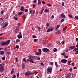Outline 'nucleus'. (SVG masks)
Returning a JSON list of instances; mask_svg holds the SVG:
<instances>
[{
    "label": "nucleus",
    "mask_w": 78,
    "mask_h": 78,
    "mask_svg": "<svg viewBox=\"0 0 78 78\" xmlns=\"http://www.w3.org/2000/svg\"><path fill=\"white\" fill-rule=\"evenodd\" d=\"M9 42H10V40H8L5 42H3L2 43V46H5V45H8L9 44Z\"/></svg>",
    "instance_id": "nucleus-1"
},
{
    "label": "nucleus",
    "mask_w": 78,
    "mask_h": 78,
    "mask_svg": "<svg viewBox=\"0 0 78 78\" xmlns=\"http://www.w3.org/2000/svg\"><path fill=\"white\" fill-rule=\"evenodd\" d=\"M4 71V67H3V64L1 63L0 64V72H3Z\"/></svg>",
    "instance_id": "nucleus-2"
},
{
    "label": "nucleus",
    "mask_w": 78,
    "mask_h": 78,
    "mask_svg": "<svg viewBox=\"0 0 78 78\" xmlns=\"http://www.w3.org/2000/svg\"><path fill=\"white\" fill-rule=\"evenodd\" d=\"M52 69L51 68H48L47 69V73H48V72H49L50 73H51V72H52Z\"/></svg>",
    "instance_id": "nucleus-3"
},
{
    "label": "nucleus",
    "mask_w": 78,
    "mask_h": 78,
    "mask_svg": "<svg viewBox=\"0 0 78 78\" xmlns=\"http://www.w3.org/2000/svg\"><path fill=\"white\" fill-rule=\"evenodd\" d=\"M17 37L18 39H21L22 38V32H20L19 34L17 36Z\"/></svg>",
    "instance_id": "nucleus-4"
},
{
    "label": "nucleus",
    "mask_w": 78,
    "mask_h": 78,
    "mask_svg": "<svg viewBox=\"0 0 78 78\" xmlns=\"http://www.w3.org/2000/svg\"><path fill=\"white\" fill-rule=\"evenodd\" d=\"M49 51V49L47 48H44L42 49V51L43 52H46Z\"/></svg>",
    "instance_id": "nucleus-5"
},
{
    "label": "nucleus",
    "mask_w": 78,
    "mask_h": 78,
    "mask_svg": "<svg viewBox=\"0 0 78 78\" xmlns=\"http://www.w3.org/2000/svg\"><path fill=\"white\" fill-rule=\"evenodd\" d=\"M71 75H72V74L70 73H68L66 76V78H70L71 77Z\"/></svg>",
    "instance_id": "nucleus-6"
},
{
    "label": "nucleus",
    "mask_w": 78,
    "mask_h": 78,
    "mask_svg": "<svg viewBox=\"0 0 78 78\" xmlns=\"http://www.w3.org/2000/svg\"><path fill=\"white\" fill-rule=\"evenodd\" d=\"M31 72L30 71H28L25 73V75H27V76H29V75H30V74H31Z\"/></svg>",
    "instance_id": "nucleus-7"
},
{
    "label": "nucleus",
    "mask_w": 78,
    "mask_h": 78,
    "mask_svg": "<svg viewBox=\"0 0 78 78\" xmlns=\"http://www.w3.org/2000/svg\"><path fill=\"white\" fill-rule=\"evenodd\" d=\"M67 61V60L66 59H63L61 60V62H62V63H66Z\"/></svg>",
    "instance_id": "nucleus-8"
},
{
    "label": "nucleus",
    "mask_w": 78,
    "mask_h": 78,
    "mask_svg": "<svg viewBox=\"0 0 78 78\" xmlns=\"http://www.w3.org/2000/svg\"><path fill=\"white\" fill-rule=\"evenodd\" d=\"M54 30V28H51V27H49L48 30H47V32H50V31H52Z\"/></svg>",
    "instance_id": "nucleus-9"
},
{
    "label": "nucleus",
    "mask_w": 78,
    "mask_h": 78,
    "mask_svg": "<svg viewBox=\"0 0 78 78\" xmlns=\"http://www.w3.org/2000/svg\"><path fill=\"white\" fill-rule=\"evenodd\" d=\"M62 18H63V19H65L66 18V16L63 13H62L60 15Z\"/></svg>",
    "instance_id": "nucleus-10"
},
{
    "label": "nucleus",
    "mask_w": 78,
    "mask_h": 78,
    "mask_svg": "<svg viewBox=\"0 0 78 78\" xmlns=\"http://www.w3.org/2000/svg\"><path fill=\"white\" fill-rule=\"evenodd\" d=\"M55 33L57 34H59L61 33V30H58L57 32H55Z\"/></svg>",
    "instance_id": "nucleus-11"
},
{
    "label": "nucleus",
    "mask_w": 78,
    "mask_h": 78,
    "mask_svg": "<svg viewBox=\"0 0 78 78\" xmlns=\"http://www.w3.org/2000/svg\"><path fill=\"white\" fill-rule=\"evenodd\" d=\"M19 27H17L16 28V30H15L16 33H18V32H19Z\"/></svg>",
    "instance_id": "nucleus-12"
},
{
    "label": "nucleus",
    "mask_w": 78,
    "mask_h": 78,
    "mask_svg": "<svg viewBox=\"0 0 78 78\" xmlns=\"http://www.w3.org/2000/svg\"><path fill=\"white\" fill-rule=\"evenodd\" d=\"M28 57L29 58L28 59V60H27V61H30L31 60V59L32 58V56H29Z\"/></svg>",
    "instance_id": "nucleus-13"
},
{
    "label": "nucleus",
    "mask_w": 78,
    "mask_h": 78,
    "mask_svg": "<svg viewBox=\"0 0 78 78\" xmlns=\"http://www.w3.org/2000/svg\"><path fill=\"white\" fill-rule=\"evenodd\" d=\"M30 62H31L32 63H35L34 61H33V58H32L30 61Z\"/></svg>",
    "instance_id": "nucleus-14"
},
{
    "label": "nucleus",
    "mask_w": 78,
    "mask_h": 78,
    "mask_svg": "<svg viewBox=\"0 0 78 78\" xmlns=\"http://www.w3.org/2000/svg\"><path fill=\"white\" fill-rule=\"evenodd\" d=\"M23 9H24V7H23V6H22L20 9V11H23Z\"/></svg>",
    "instance_id": "nucleus-15"
},
{
    "label": "nucleus",
    "mask_w": 78,
    "mask_h": 78,
    "mask_svg": "<svg viewBox=\"0 0 78 78\" xmlns=\"http://www.w3.org/2000/svg\"><path fill=\"white\" fill-rule=\"evenodd\" d=\"M68 16L69 17L70 19H72V16L71 15L68 14Z\"/></svg>",
    "instance_id": "nucleus-16"
},
{
    "label": "nucleus",
    "mask_w": 78,
    "mask_h": 78,
    "mask_svg": "<svg viewBox=\"0 0 78 78\" xmlns=\"http://www.w3.org/2000/svg\"><path fill=\"white\" fill-rule=\"evenodd\" d=\"M45 43H46V41L45 40H43L42 41V44H43V45H44L45 44Z\"/></svg>",
    "instance_id": "nucleus-17"
},
{
    "label": "nucleus",
    "mask_w": 78,
    "mask_h": 78,
    "mask_svg": "<svg viewBox=\"0 0 78 78\" xmlns=\"http://www.w3.org/2000/svg\"><path fill=\"white\" fill-rule=\"evenodd\" d=\"M55 66H56V67H59V66H58V62H55Z\"/></svg>",
    "instance_id": "nucleus-18"
},
{
    "label": "nucleus",
    "mask_w": 78,
    "mask_h": 78,
    "mask_svg": "<svg viewBox=\"0 0 78 78\" xmlns=\"http://www.w3.org/2000/svg\"><path fill=\"white\" fill-rule=\"evenodd\" d=\"M75 48V46H72L70 47V48H71V49H74Z\"/></svg>",
    "instance_id": "nucleus-19"
},
{
    "label": "nucleus",
    "mask_w": 78,
    "mask_h": 78,
    "mask_svg": "<svg viewBox=\"0 0 78 78\" xmlns=\"http://www.w3.org/2000/svg\"><path fill=\"white\" fill-rule=\"evenodd\" d=\"M54 52H56L57 51V49L56 48H55L53 49Z\"/></svg>",
    "instance_id": "nucleus-20"
},
{
    "label": "nucleus",
    "mask_w": 78,
    "mask_h": 78,
    "mask_svg": "<svg viewBox=\"0 0 78 78\" xmlns=\"http://www.w3.org/2000/svg\"><path fill=\"white\" fill-rule=\"evenodd\" d=\"M41 0H38V5H41Z\"/></svg>",
    "instance_id": "nucleus-21"
},
{
    "label": "nucleus",
    "mask_w": 78,
    "mask_h": 78,
    "mask_svg": "<svg viewBox=\"0 0 78 78\" xmlns=\"http://www.w3.org/2000/svg\"><path fill=\"white\" fill-rule=\"evenodd\" d=\"M44 9L43 8L41 10V11L40 14H42V13L43 12V11H44Z\"/></svg>",
    "instance_id": "nucleus-22"
},
{
    "label": "nucleus",
    "mask_w": 78,
    "mask_h": 78,
    "mask_svg": "<svg viewBox=\"0 0 78 78\" xmlns=\"http://www.w3.org/2000/svg\"><path fill=\"white\" fill-rule=\"evenodd\" d=\"M75 20H78V16H76L74 17Z\"/></svg>",
    "instance_id": "nucleus-23"
},
{
    "label": "nucleus",
    "mask_w": 78,
    "mask_h": 78,
    "mask_svg": "<svg viewBox=\"0 0 78 78\" xmlns=\"http://www.w3.org/2000/svg\"><path fill=\"white\" fill-rule=\"evenodd\" d=\"M37 57L34 56H32V58L33 59L34 58L35 59H36V58Z\"/></svg>",
    "instance_id": "nucleus-24"
},
{
    "label": "nucleus",
    "mask_w": 78,
    "mask_h": 78,
    "mask_svg": "<svg viewBox=\"0 0 78 78\" xmlns=\"http://www.w3.org/2000/svg\"><path fill=\"white\" fill-rule=\"evenodd\" d=\"M14 69H12V70L11 72L10 73L11 75H12V74H13V73H14Z\"/></svg>",
    "instance_id": "nucleus-25"
},
{
    "label": "nucleus",
    "mask_w": 78,
    "mask_h": 78,
    "mask_svg": "<svg viewBox=\"0 0 78 78\" xmlns=\"http://www.w3.org/2000/svg\"><path fill=\"white\" fill-rule=\"evenodd\" d=\"M23 13V12H20L18 13V15L19 16H20V15H22V13Z\"/></svg>",
    "instance_id": "nucleus-26"
},
{
    "label": "nucleus",
    "mask_w": 78,
    "mask_h": 78,
    "mask_svg": "<svg viewBox=\"0 0 78 78\" xmlns=\"http://www.w3.org/2000/svg\"><path fill=\"white\" fill-rule=\"evenodd\" d=\"M0 54H1V55H4V51H2L0 52Z\"/></svg>",
    "instance_id": "nucleus-27"
},
{
    "label": "nucleus",
    "mask_w": 78,
    "mask_h": 78,
    "mask_svg": "<svg viewBox=\"0 0 78 78\" xmlns=\"http://www.w3.org/2000/svg\"><path fill=\"white\" fill-rule=\"evenodd\" d=\"M67 29V27H65L63 29V31H66V30Z\"/></svg>",
    "instance_id": "nucleus-28"
},
{
    "label": "nucleus",
    "mask_w": 78,
    "mask_h": 78,
    "mask_svg": "<svg viewBox=\"0 0 78 78\" xmlns=\"http://www.w3.org/2000/svg\"><path fill=\"white\" fill-rule=\"evenodd\" d=\"M35 13V10H33L32 11V14L33 15H34V13Z\"/></svg>",
    "instance_id": "nucleus-29"
},
{
    "label": "nucleus",
    "mask_w": 78,
    "mask_h": 78,
    "mask_svg": "<svg viewBox=\"0 0 78 78\" xmlns=\"http://www.w3.org/2000/svg\"><path fill=\"white\" fill-rule=\"evenodd\" d=\"M38 50L39 51V52L40 53V55H41V52H42V51H41V49H39Z\"/></svg>",
    "instance_id": "nucleus-30"
},
{
    "label": "nucleus",
    "mask_w": 78,
    "mask_h": 78,
    "mask_svg": "<svg viewBox=\"0 0 78 78\" xmlns=\"http://www.w3.org/2000/svg\"><path fill=\"white\" fill-rule=\"evenodd\" d=\"M4 10H2L1 11V13L0 14H1V15H2L3 14V13H4Z\"/></svg>",
    "instance_id": "nucleus-31"
},
{
    "label": "nucleus",
    "mask_w": 78,
    "mask_h": 78,
    "mask_svg": "<svg viewBox=\"0 0 78 78\" xmlns=\"http://www.w3.org/2000/svg\"><path fill=\"white\" fill-rule=\"evenodd\" d=\"M20 42V40L17 39L16 41V43H18V42Z\"/></svg>",
    "instance_id": "nucleus-32"
},
{
    "label": "nucleus",
    "mask_w": 78,
    "mask_h": 78,
    "mask_svg": "<svg viewBox=\"0 0 78 78\" xmlns=\"http://www.w3.org/2000/svg\"><path fill=\"white\" fill-rule=\"evenodd\" d=\"M33 11V10H31L29 12V14L30 15V14H31L32 15V12Z\"/></svg>",
    "instance_id": "nucleus-33"
},
{
    "label": "nucleus",
    "mask_w": 78,
    "mask_h": 78,
    "mask_svg": "<svg viewBox=\"0 0 78 78\" xmlns=\"http://www.w3.org/2000/svg\"><path fill=\"white\" fill-rule=\"evenodd\" d=\"M35 54L36 55H40V53H39V52H36L35 53Z\"/></svg>",
    "instance_id": "nucleus-34"
},
{
    "label": "nucleus",
    "mask_w": 78,
    "mask_h": 78,
    "mask_svg": "<svg viewBox=\"0 0 78 78\" xmlns=\"http://www.w3.org/2000/svg\"><path fill=\"white\" fill-rule=\"evenodd\" d=\"M2 60H3V61H4V60H5V57H3L2 58Z\"/></svg>",
    "instance_id": "nucleus-35"
},
{
    "label": "nucleus",
    "mask_w": 78,
    "mask_h": 78,
    "mask_svg": "<svg viewBox=\"0 0 78 78\" xmlns=\"http://www.w3.org/2000/svg\"><path fill=\"white\" fill-rule=\"evenodd\" d=\"M37 28H38L39 31H41V29L40 27H37Z\"/></svg>",
    "instance_id": "nucleus-36"
},
{
    "label": "nucleus",
    "mask_w": 78,
    "mask_h": 78,
    "mask_svg": "<svg viewBox=\"0 0 78 78\" xmlns=\"http://www.w3.org/2000/svg\"><path fill=\"white\" fill-rule=\"evenodd\" d=\"M7 26H8V24H6L4 26L2 27V28H5V27H7Z\"/></svg>",
    "instance_id": "nucleus-37"
},
{
    "label": "nucleus",
    "mask_w": 78,
    "mask_h": 78,
    "mask_svg": "<svg viewBox=\"0 0 78 78\" xmlns=\"http://www.w3.org/2000/svg\"><path fill=\"white\" fill-rule=\"evenodd\" d=\"M32 37H33L34 39H35V38H37L36 36H35V35H33Z\"/></svg>",
    "instance_id": "nucleus-38"
},
{
    "label": "nucleus",
    "mask_w": 78,
    "mask_h": 78,
    "mask_svg": "<svg viewBox=\"0 0 78 78\" xmlns=\"http://www.w3.org/2000/svg\"><path fill=\"white\" fill-rule=\"evenodd\" d=\"M16 47L17 48V49H19V46L18 45H17L16 46Z\"/></svg>",
    "instance_id": "nucleus-39"
},
{
    "label": "nucleus",
    "mask_w": 78,
    "mask_h": 78,
    "mask_svg": "<svg viewBox=\"0 0 78 78\" xmlns=\"http://www.w3.org/2000/svg\"><path fill=\"white\" fill-rule=\"evenodd\" d=\"M70 63H71V61H69L68 62V65H70Z\"/></svg>",
    "instance_id": "nucleus-40"
},
{
    "label": "nucleus",
    "mask_w": 78,
    "mask_h": 78,
    "mask_svg": "<svg viewBox=\"0 0 78 78\" xmlns=\"http://www.w3.org/2000/svg\"><path fill=\"white\" fill-rule=\"evenodd\" d=\"M25 64H23L22 66V68L23 69H25Z\"/></svg>",
    "instance_id": "nucleus-41"
},
{
    "label": "nucleus",
    "mask_w": 78,
    "mask_h": 78,
    "mask_svg": "<svg viewBox=\"0 0 78 78\" xmlns=\"http://www.w3.org/2000/svg\"><path fill=\"white\" fill-rule=\"evenodd\" d=\"M23 17L24 19H26V16H25V15L23 16Z\"/></svg>",
    "instance_id": "nucleus-42"
},
{
    "label": "nucleus",
    "mask_w": 78,
    "mask_h": 78,
    "mask_svg": "<svg viewBox=\"0 0 78 78\" xmlns=\"http://www.w3.org/2000/svg\"><path fill=\"white\" fill-rule=\"evenodd\" d=\"M14 20H17L18 19V18L17 17H14Z\"/></svg>",
    "instance_id": "nucleus-43"
},
{
    "label": "nucleus",
    "mask_w": 78,
    "mask_h": 78,
    "mask_svg": "<svg viewBox=\"0 0 78 78\" xmlns=\"http://www.w3.org/2000/svg\"><path fill=\"white\" fill-rule=\"evenodd\" d=\"M34 42H37V41H38V40L37 39H35L34 40Z\"/></svg>",
    "instance_id": "nucleus-44"
},
{
    "label": "nucleus",
    "mask_w": 78,
    "mask_h": 78,
    "mask_svg": "<svg viewBox=\"0 0 78 78\" xmlns=\"http://www.w3.org/2000/svg\"><path fill=\"white\" fill-rule=\"evenodd\" d=\"M61 55L63 56H65V55H66V54H65V53H62Z\"/></svg>",
    "instance_id": "nucleus-45"
},
{
    "label": "nucleus",
    "mask_w": 78,
    "mask_h": 78,
    "mask_svg": "<svg viewBox=\"0 0 78 78\" xmlns=\"http://www.w3.org/2000/svg\"><path fill=\"white\" fill-rule=\"evenodd\" d=\"M28 10L27 9H26L25 10V12H28Z\"/></svg>",
    "instance_id": "nucleus-46"
},
{
    "label": "nucleus",
    "mask_w": 78,
    "mask_h": 78,
    "mask_svg": "<svg viewBox=\"0 0 78 78\" xmlns=\"http://www.w3.org/2000/svg\"><path fill=\"white\" fill-rule=\"evenodd\" d=\"M60 27V25H57V26L56 27L58 28H59Z\"/></svg>",
    "instance_id": "nucleus-47"
},
{
    "label": "nucleus",
    "mask_w": 78,
    "mask_h": 78,
    "mask_svg": "<svg viewBox=\"0 0 78 78\" xmlns=\"http://www.w3.org/2000/svg\"><path fill=\"white\" fill-rule=\"evenodd\" d=\"M33 7L34 8L35 7H36V5L35 4H33Z\"/></svg>",
    "instance_id": "nucleus-48"
},
{
    "label": "nucleus",
    "mask_w": 78,
    "mask_h": 78,
    "mask_svg": "<svg viewBox=\"0 0 78 78\" xmlns=\"http://www.w3.org/2000/svg\"><path fill=\"white\" fill-rule=\"evenodd\" d=\"M64 42H65V41H63L61 43H62V44H64Z\"/></svg>",
    "instance_id": "nucleus-49"
},
{
    "label": "nucleus",
    "mask_w": 78,
    "mask_h": 78,
    "mask_svg": "<svg viewBox=\"0 0 78 78\" xmlns=\"http://www.w3.org/2000/svg\"><path fill=\"white\" fill-rule=\"evenodd\" d=\"M48 6H51V5L50 4H47Z\"/></svg>",
    "instance_id": "nucleus-50"
},
{
    "label": "nucleus",
    "mask_w": 78,
    "mask_h": 78,
    "mask_svg": "<svg viewBox=\"0 0 78 78\" xmlns=\"http://www.w3.org/2000/svg\"><path fill=\"white\" fill-rule=\"evenodd\" d=\"M64 58H65V59H66V58H68V56L65 55L64 57Z\"/></svg>",
    "instance_id": "nucleus-51"
},
{
    "label": "nucleus",
    "mask_w": 78,
    "mask_h": 78,
    "mask_svg": "<svg viewBox=\"0 0 78 78\" xmlns=\"http://www.w3.org/2000/svg\"><path fill=\"white\" fill-rule=\"evenodd\" d=\"M16 75L14 74L13 75V76L12 77V78H16Z\"/></svg>",
    "instance_id": "nucleus-52"
},
{
    "label": "nucleus",
    "mask_w": 78,
    "mask_h": 78,
    "mask_svg": "<svg viewBox=\"0 0 78 78\" xmlns=\"http://www.w3.org/2000/svg\"><path fill=\"white\" fill-rule=\"evenodd\" d=\"M46 26H47V27H49V24L48 23H47Z\"/></svg>",
    "instance_id": "nucleus-53"
},
{
    "label": "nucleus",
    "mask_w": 78,
    "mask_h": 78,
    "mask_svg": "<svg viewBox=\"0 0 78 78\" xmlns=\"http://www.w3.org/2000/svg\"><path fill=\"white\" fill-rule=\"evenodd\" d=\"M63 21H64V19H62L61 21V23H62V22H63Z\"/></svg>",
    "instance_id": "nucleus-54"
},
{
    "label": "nucleus",
    "mask_w": 78,
    "mask_h": 78,
    "mask_svg": "<svg viewBox=\"0 0 78 78\" xmlns=\"http://www.w3.org/2000/svg\"><path fill=\"white\" fill-rule=\"evenodd\" d=\"M41 66H44V65L43 64V63L42 62H41Z\"/></svg>",
    "instance_id": "nucleus-55"
},
{
    "label": "nucleus",
    "mask_w": 78,
    "mask_h": 78,
    "mask_svg": "<svg viewBox=\"0 0 78 78\" xmlns=\"http://www.w3.org/2000/svg\"><path fill=\"white\" fill-rule=\"evenodd\" d=\"M72 65L73 66H75V63L74 62H73L72 63Z\"/></svg>",
    "instance_id": "nucleus-56"
},
{
    "label": "nucleus",
    "mask_w": 78,
    "mask_h": 78,
    "mask_svg": "<svg viewBox=\"0 0 78 78\" xmlns=\"http://www.w3.org/2000/svg\"><path fill=\"white\" fill-rule=\"evenodd\" d=\"M47 11V9L46 8L45 10H44V12H46Z\"/></svg>",
    "instance_id": "nucleus-57"
},
{
    "label": "nucleus",
    "mask_w": 78,
    "mask_h": 78,
    "mask_svg": "<svg viewBox=\"0 0 78 78\" xmlns=\"http://www.w3.org/2000/svg\"><path fill=\"white\" fill-rule=\"evenodd\" d=\"M42 3L43 4H45V2L44 1H42Z\"/></svg>",
    "instance_id": "nucleus-58"
},
{
    "label": "nucleus",
    "mask_w": 78,
    "mask_h": 78,
    "mask_svg": "<svg viewBox=\"0 0 78 78\" xmlns=\"http://www.w3.org/2000/svg\"><path fill=\"white\" fill-rule=\"evenodd\" d=\"M23 61H25V62H26V59H25V58H24L23 59Z\"/></svg>",
    "instance_id": "nucleus-59"
},
{
    "label": "nucleus",
    "mask_w": 78,
    "mask_h": 78,
    "mask_svg": "<svg viewBox=\"0 0 78 78\" xmlns=\"http://www.w3.org/2000/svg\"><path fill=\"white\" fill-rule=\"evenodd\" d=\"M69 71L70 72H72V68H71L69 69Z\"/></svg>",
    "instance_id": "nucleus-60"
},
{
    "label": "nucleus",
    "mask_w": 78,
    "mask_h": 78,
    "mask_svg": "<svg viewBox=\"0 0 78 78\" xmlns=\"http://www.w3.org/2000/svg\"><path fill=\"white\" fill-rule=\"evenodd\" d=\"M50 65H53V62H50Z\"/></svg>",
    "instance_id": "nucleus-61"
},
{
    "label": "nucleus",
    "mask_w": 78,
    "mask_h": 78,
    "mask_svg": "<svg viewBox=\"0 0 78 78\" xmlns=\"http://www.w3.org/2000/svg\"><path fill=\"white\" fill-rule=\"evenodd\" d=\"M78 38H76V42H78Z\"/></svg>",
    "instance_id": "nucleus-62"
},
{
    "label": "nucleus",
    "mask_w": 78,
    "mask_h": 78,
    "mask_svg": "<svg viewBox=\"0 0 78 78\" xmlns=\"http://www.w3.org/2000/svg\"><path fill=\"white\" fill-rule=\"evenodd\" d=\"M37 2V0H34V3H36Z\"/></svg>",
    "instance_id": "nucleus-63"
},
{
    "label": "nucleus",
    "mask_w": 78,
    "mask_h": 78,
    "mask_svg": "<svg viewBox=\"0 0 78 78\" xmlns=\"http://www.w3.org/2000/svg\"><path fill=\"white\" fill-rule=\"evenodd\" d=\"M75 54H76V55H77V54H78V51H76Z\"/></svg>",
    "instance_id": "nucleus-64"
}]
</instances>
